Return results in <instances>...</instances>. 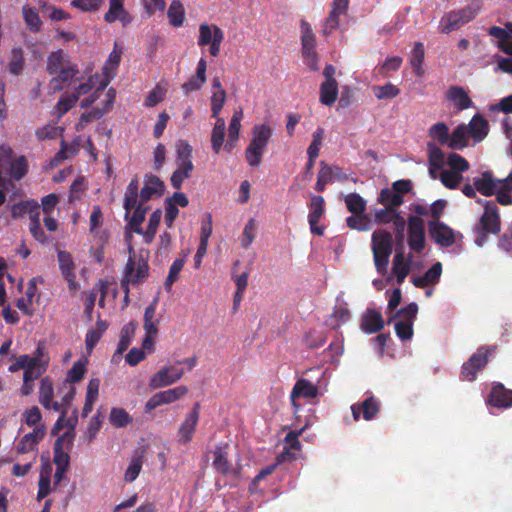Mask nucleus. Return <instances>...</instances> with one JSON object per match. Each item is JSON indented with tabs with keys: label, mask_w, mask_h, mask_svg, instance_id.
<instances>
[{
	"label": "nucleus",
	"mask_w": 512,
	"mask_h": 512,
	"mask_svg": "<svg viewBox=\"0 0 512 512\" xmlns=\"http://www.w3.org/2000/svg\"><path fill=\"white\" fill-rule=\"evenodd\" d=\"M347 209L352 214H362L366 210V202L357 193H350L345 197Z\"/></svg>",
	"instance_id": "obj_54"
},
{
	"label": "nucleus",
	"mask_w": 512,
	"mask_h": 512,
	"mask_svg": "<svg viewBox=\"0 0 512 512\" xmlns=\"http://www.w3.org/2000/svg\"><path fill=\"white\" fill-rule=\"evenodd\" d=\"M29 231L34 239L41 244H47L50 241V237H48L41 228L40 215H35V217L31 219L29 223Z\"/></svg>",
	"instance_id": "obj_60"
},
{
	"label": "nucleus",
	"mask_w": 512,
	"mask_h": 512,
	"mask_svg": "<svg viewBox=\"0 0 512 512\" xmlns=\"http://www.w3.org/2000/svg\"><path fill=\"white\" fill-rule=\"evenodd\" d=\"M11 215L13 218H21L28 215L31 220L35 215H40V206L33 200L21 201L11 206Z\"/></svg>",
	"instance_id": "obj_28"
},
{
	"label": "nucleus",
	"mask_w": 512,
	"mask_h": 512,
	"mask_svg": "<svg viewBox=\"0 0 512 512\" xmlns=\"http://www.w3.org/2000/svg\"><path fill=\"white\" fill-rule=\"evenodd\" d=\"M138 177H133L124 194L123 207L125 209V220L128 221L129 228L136 234H142V223L145 220L148 207L144 206L138 200Z\"/></svg>",
	"instance_id": "obj_2"
},
{
	"label": "nucleus",
	"mask_w": 512,
	"mask_h": 512,
	"mask_svg": "<svg viewBox=\"0 0 512 512\" xmlns=\"http://www.w3.org/2000/svg\"><path fill=\"white\" fill-rule=\"evenodd\" d=\"M109 421L114 427L123 428L131 424L133 418L125 409L113 407L110 411Z\"/></svg>",
	"instance_id": "obj_46"
},
{
	"label": "nucleus",
	"mask_w": 512,
	"mask_h": 512,
	"mask_svg": "<svg viewBox=\"0 0 512 512\" xmlns=\"http://www.w3.org/2000/svg\"><path fill=\"white\" fill-rule=\"evenodd\" d=\"M78 74L79 70L77 66L71 63L54 73L56 76L50 80V86L54 91H60L65 86L69 85Z\"/></svg>",
	"instance_id": "obj_24"
},
{
	"label": "nucleus",
	"mask_w": 512,
	"mask_h": 512,
	"mask_svg": "<svg viewBox=\"0 0 512 512\" xmlns=\"http://www.w3.org/2000/svg\"><path fill=\"white\" fill-rule=\"evenodd\" d=\"M272 137V129L267 124H256L251 130V140L245 149V159L249 166L258 167Z\"/></svg>",
	"instance_id": "obj_3"
},
{
	"label": "nucleus",
	"mask_w": 512,
	"mask_h": 512,
	"mask_svg": "<svg viewBox=\"0 0 512 512\" xmlns=\"http://www.w3.org/2000/svg\"><path fill=\"white\" fill-rule=\"evenodd\" d=\"M167 16L169 23L174 27L183 25L185 18V10L183 4L179 0H173L168 8Z\"/></svg>",
	"instance_id": "obj_42"
},
{
	"label": "nucleus",
	"mask_w": 512,
	"mask_h": 512,
	"mask_svg": "<svg viewBox=\"0 0 512 512\" xmlns=\"http://www.w3.org/2000/svg\"><path fill=\"white\" fill-rule=\"evenodd\" d=\"M319 395L318 386L310 382L305 378L298 379L294 384L291 394L290 401L294 409V413H297L300 409L298 399H314Z\"/></svg>",
	"instance_id": "obj_11"
},
{
	"label": "nucleus",
	"mask_w": 512,
	"mask_h": 512,
	"mask_svg": "<svg viewBox=\"0 0 512 512\" xmlns=\"http://www.w3.org/2000/svg\"><path fill=\"white\" fill-rule=\"evenodd\" d=\"M477 15V9L473 6H466L458 11L446 13L441 19V32L450 33L462 25L473 20Z\"/></svg>",
	"instance_id": "obj_8"
},
{
	"label": "nucleus",
	"mask_w": 512,
	"mask_h": 512,
	"mask_svg": "<svg viewBox=\"0 0 512 512\" xmlns=\"http://www.w3.org/2000/svg\"><path fill=\"white\" fill-rule=\"evenodd\" d=\"M503 182L504 179L495 178L489 170L482 172L480 177L474 178V186L477 192L485 197L493 196Z\"/></svg>",
	"instance_id": "obj_18"
},
{
	"label": "nucleus",
	"mask_w": 512,
	"mask_h": 512,
	"mask_svg": "<svg viewBox=\"0 0 512 512\" xmlns=\"http://www.w3.org/2000/svg\"><path fill=\"white\" fill-rule=\"evenodd\" d=\"M496 347L481 346L470 358L463 363L461 375L467 381H474L477 373L483 369L487 363L489 356L495 352Z\"/></svg>",
	"instance_id": "obj_5"
},
{
	"label": "nucleus",
	"mask_w": 512,
	"mask_h": 512,
	"mask_svg": "<svg viewBox=\"0 0 512 512\" xmlns=\"http://www.w3.org/2000/svg\"><path fill=\"white\" fill-rule=\"evenodd\" d=\"M162 217V211L160 209H156L149 217V223L147 229L143 231L141 235H143L144 240L147 244L151 243L155 237L157 232V228L160 224Z\"/></svg>",
	"instance_id": "obj_50"
},
{
	"label": "nucleus",
	"mask_w": 512,
	"mask_h": 512,
	"mask_svg": "<svg viewBox=\"0 0 512 512\" xmlns=\"http://www.w3.org/2000/svg\"><path fill=\"white\" fill-rule=\"evenodd\" d=\"M192 146L185 140H179L176 143V164L185 166L186 164L194 166L192 163Z\"/></svg>",
	"instance_id": "obj_38"
},
{
	"label": "nucleus",
	"mask_w": 512,
	"mask_h": 512,
	"mask_svg": "<svg viewBox=\"0 0 512 512\" xmlns=\"http://www.w3.org/2000/svg\"><path fill=\"white\" fill-rule=\"evenodd\" d=\"M28 161L23 155L16 157L11 161L9 167V175L12 179L19 181L28 173Z\"/></svg>",
	"instance_id": "obj_41"
},
{
	"label": "nucleus",
	"mask_w": 512,
	"mask_h": 512,
	"mask_svg": "<svg viewBox=\"0 0 512 512\" xmlns=\"http://www.w3.org/2000/svg\"><path fill=\"white\" fill-rule=\"evenodd\" d=\"M78 101V95H62L55 106V114L58 117L66 114Z\"/></svg>",
	"instance_id": "obj_59"
},
{
	"label": "nucleus",
	"mask_w": 512,
	"mask_h": 512,
	"mask_svg": "<svg viewBox=\"0 0 512 512\" xmlns=\"http://www.w3.org/2000/svg\"><path fill=\"white\" fill-rule=\"evenodd\" d=\"M446 98L455 105L457 110H466L473 106V102L463 87L451 86L447 93Z\"/></svg>",
	"instance_id": "obj_26"
},
{
	"label": "nucleus",
	"mask_w": 512,
	"mask_h": 512,
	"mask_svg": "<svg viewBox=\"0 0 512 512\" xmlns=\"http://www.w3.org/2000/svg\"><path fill=\"white\" fill-rule=\"evenodd\" d=\"M71 64L68 54L63 50L58 49L53 51L47 59V71L50 75H54L55 72L60 71Z\"/></svg>",
	"instance_id": "obj_34"
},
{
	"label": "nucleus",
	"mask_w": 512,
	"mask_h": 512,
	"mask_svg": "<svg viewBox=\"0 0 512 512\" xmlns=\"http://www.w3.org/2000/svg\"><path fill=\"white\" fill-rule=\"evenodd\" d=\"M74 432L67 431L58 437L54 443V458L53 461L56 467L68 468L70 463V456L63 449L64 442L69 445L72 444Z\"/></svg>",
	"instance_id": "obj_21"
},
{
	"label": "nucleus",
	"mask_w": 512,
	"mask_h": 512,
	"mask_svg": "<svg viewBox=\"0 0 512 512\" xmlns=\"http://www.w3.org/2000/svg\"><path fill=\"white\" fill-rule=\"evenodd\" d=\"M183 375V369H178L174 366H164L150 378L149 386L152 389L170 386L180 380Z\"/></svg>",
	"instance_id": "obj_14"
},
{
	"label": "nucleus",
	"mask_w": 512,
	"mask_h": 512,
	"mask_svg": "<svg viewBox=\"0 0 512 512\" xmlns=\"http://www.w3.org/2000/svg\"><path fill=\"white\" fill-rule=\"evenodd\" d=\"M350 0H333L331 3V10L328 17L323 24L322 34L324 36L330 35L334 30L339 27L340 15L347 13Z\"/></svg>",
	"instance_id": "obj_15"
},
{
	"label": "nucleus",
	"mask_w": 512,
	"mask_h": 512,
	"mask_svg": "<svg viewBox=\"0 0 512 512\" xmlns=\"http://www.w3.org/2000/svg\"><path fill=\"white\" fill-rule=\"evenodd\" d=\"M350 319V311L345 306H338L334 308L330 316V326L333 329L340 327L342 323H346Z\"/></svg>",
	"instance_id": "obj_61"
},
{
	"label": "nucleus",
	"mask_w": 512,
	"mask_h": 512,
	"mask_svg": "<svg viewBox=\"0 0 512 512\" xmlns=\"http://www.w3.org/2000/svg\"><path fill=\"white\" fill-rule=\"evenodd\" d=\"M410 261L411 255L409 256L408 261H405L402 252H398L394 256L392 272L396 276V281L399 285L404 282L410 272Z\"/></svg>",
	"instance_id": "obj_35"
},
{
	"label": "nucleus",
	"mask_w": 512,
	"mask_h": 512,
	"mask_svg": "<svg viewBox=\"0 0 512 512\" xmlns=\"http://www.w3.org/2000/svg\"><path fill=\"white\" fill-rule=\"evenodd\" d=\"M427 148L429 165L434 166L435 168H443L445 164V155L443 151L431 142L427 144Z\"/></svg>",
	"instance_id": "obj_56"
},
{
	"label": "nucleus",
	"mask_w": 512,
	"mask_h": 512,
	"mask_svg": "<svg viewBox=\"0 0 512 512\" xmlns=\"http://www.w3.org/2000/svg\"><path fill=\"white\" fill-rule=\"evenodd\" d=\"M468 132L464 124L458 125L449 135L448 147L454 150H461L468 146Z\"/></svg>",
	"instance_id": "obj_36"
},
{
	"label": "nucleus",
	"mask_w": 512,
	"mask_h": 512,
	"mask_svg": "<svg viewBox=\"0 0 512 512\" xmlns=\"http://www.w3.org/2000/svg\"><path fill=\"white\" fill-rule=\"evenodd\" d=\"M310 212L308 214V222L312 234L322 236L325 226H319L318 223L325 214V200L322 196L313 195L309 203Z\"/></svg>",
	"instance_id": "obj_13"
},
{
	"label": "nucleus",
	"mask_w": 512,
	"mask_h": 512,
	"mask_svg": "<svg viewBox=\"0 0 512 512\" xmlns=\"http://www.w3.org/2000/svg\"><path fill=\"white\" fill-rule=\"evenodd\" d=\"M300 27L302 55L316 52V38L311 25L306 20H302Z\"/></svg>",
	"instance_id": "obj_32"
},
{
	"label": "nucleus",
	"mask_w": 512,
	"mask_h": 512,
	"mask_svg": "<svg viewBox=\"0 0 512 512\" xmlns=\"http://www.w3.org/2000/svg\"><path fill=\"white\" fill-rule=\"evenodd\" d=\"M359 405L362 409V417L366 421H371L380 412V402L374 396L367 397Z\"/></svg>",
	"instance_id": "obj_44"
},
{
	"label": "nucleus",
	"mask_w": 512,
	"mask_h": 512,
	"mask_svg": "<svg viewBox=\"0 0 512 512\" xmlns=\"http://www.w3.org/2000/svg\"><path fill=\"white\" fill-rule=\"evenodd\" d=\"M478 203L484 204V213L480 218L479 226L476 228L477 238L475 242L478 246H482L488 234H498L500 232L501 221L495 202L479 199Z\"/></svg>",
	"instance_id": "obj_4"
},
{
	"label": "nucleus",
	"mask_w": 512,
	"mask_h": 512,
	"mask_svg": "<svg viewBox=\"0 0 512 512\" xmlns=\"http://www.w3.org/2000/svg\"><path fill=\"white\" fill-rule=\"evenodd\" d=\"M428 232L431 239L442 247H450L455 243V232L446 223L429 221Z\"/></svg>",
	"instance_id": "obj_12"
},
{
	"label": "nucleus",
	"mask_w": 512,
	"mask_h": 512,
	"mask_svg": "<svg viewBox=\"0 0 512 512\" xmlns=\"http://www.w3.org/2000/svg\"><path fill=\"white\" fill-rule=\"evenodd\" d=\"M424 54L425 52L423 44L420 42H416L412 50L410 64L418 77H421L424 74V70L422 68Z\"/></svg>",
	"instance_id": "obj_47"
},
{
	"label": "nucleus",
	"mask_w": 512,
	"mask_h": 512,
	"mask_svg": "<svg viewBox=\"0 0 512 512\" xmlns=\"http://www.w3.org/2000/svg\"><path fill=\"white\" fill-rule=\"evenodd\" d=\"M333 172L334 168L324 161L320 162V170L317 175V182L315 185V190L318 192H323L326 189V185L333 182Z\"/></svg>",
	"instance_id": "obj_43"
},
{
	"label": "nucleus",
	"mask_w": 512,
	"mask_h": 512,
	"mask_svg": "<svg viewBox=\"0 0 512 512\" xmlns=\"http://www.w3.org/2000/svg\"><path fill=\"white\" fill-rule=\"evenodd\" d=\"M440 180L442 184L448 189H456L458 188L462 175L450 170H445L440 174Z\"/></svg>",
	"instance_id": "obj_64"
},
{
	"label": "nucleus",
	"mask_w": 512,
	"mask_h": 512,
	"mask_svg": "<svg viewBox=\"0 0 512 512\" xmlns=\"http://www.w3.org/2000/svg\"><path fill=\"white\" fill-rule=\"evenodd\" d=\"M324 130L321 127H318L316 131L313 133V139L307 149L308 158L317 159L319 156L320 146L322 145Z\"/></svg>",
	"instance_id": "obj_62"
},
{
	"label": "nucleus",
	"mask_w": 512,
	"mask_h": 512,
	"mask_svg": "<svg viewBox=\"0 0 512 512\" xmlns=\"http://www.w3.org/2000/svg\"><path fill=\"white\" fill-rule=\"evenodd\" d=\"M43 436L44 431L40 428H35L32 432L21 438L17 445V451L21 454L33 451Z\"/></svg>",
	"instance_id": "obj_31"
},
{
	"label": "nucleus",
	"mask_w": 512,
	"mask_h": 512,
	"mask_svg": "<svg viewBox=\"0 0 512 512\" xmlns=\"http://www.w3.org/2000/svg\"><path fill=\"white\" fill-rule=\"evenodd\" d=\"M512 172L504 178L503 184L498 188L496 195V200L501 205H511L512 204Z\"/></svg>",
	"instance_id": "obj_45"
},
{
	"label": "nucleus",
	"mask_w": 512,
	"mask_h": 512,
	"mask_svg": "<svg viewBox=\"0 0 512 512\" xmlns=\"http://www.w3.org/2000/svg\"><path fill=\"white\" fill-rule=\"evenodd\" d=\"M194 166L186 164L185 166H177V169L172 173L170 182L173 188L179 190L182 187L184 180L191 176Z\"/></svg>",
	"instance_id": "obj_51"
},
{
	"label": "nucleus",
	"mask_w": 512,
	"mask_h": 512,
	"mask_svg": "<svg viewBox=\"0 0 512 512\" xmlns=\"http://www.w3.org/2000/svg\"><path fill=\"white\" fill-rule=\"evenodd\" d=\"M86 372L85 363L81 360L76 361L73 366L67 372L66 381L70 383V385L79 382Z\"/></svg>",
	"instance_id": "obj_63"
},
{
	"label": "nucleus",
	"mask_w": 512,
	"mask_h": 512,
	"mask_svg": "<svg viewBox=\"0 0 512 512\" xmlns=\"http://www.w3.org/2000/svg\"><path fill=\"white\" fill-rule=\"evenodd\" d=\"M384 327V320L380 312L368 309L362 317L361 328L364 332L372 334L381 331Z\"/></svg>",
	"instance_id": "obj_27"
},
{
	"label": "nucleus",
	"mask_w": 512,
	"mask_h": 512,
	"mask_svg": "<svg viewBox=\"0 0 512 512\" xmlns=\"http://www.w3.org/2000/svg\"><path fill=\"white\" fill-rule=\"evenodd\" d=\"M54 397V388L51 379L46 376L41 379L39 387V402L42 406H47Z\"/></svg>",
	"instance_id": "obj_55"
},
{
	"label": "nucleus",
	"mask_w": 512,
	"mask_h": 512,
	"mask_svg": "<svg viewBox=\"0 0 512 512\" xmlns=\"http://www.w3.org/2000/svg\"><path fill=\"white\" fill-rule=\"evenodd\" d=\"M407 228L409 248L415 253H421L425 249L424 221L418 216H409Z\"/></svg>",
	"instance_id": "obj_9"
},
{
	"label": "nucleus",
	"mask_w": 512,
	"mask_h": 512,
	"mask_svg": "<svg viewBox=\"0 0 512 512\" xmlns=\"http://www.w3.org/2000/svg\"><path fill=\"white\" fill-rule=\"evenodd\" d=\"M186 262V254L182 258H177L173 261V263L170 266L168 276L165 280V289L167 291L171 290L172 285L174 282H176L179 278V274L181 270L183 269Z\"/></svg>",
	"instance_id": "obj_49"
},
{
	"label": "nucleus",
	"mask_w": 512,
	"mask_h": 512,
	"mask_svg": "<svg viewBox=\"0 0 512 512\" xmlns=\"http://www.w3.org/2000/svg\"><path fill=\"white\" fill-rule=\"evenodd\" d=\"M372 92L378 100L394 99L400 94V89L392 83L374 85Z\"/></svg>",
	"instance_id": "obj_48"
},
{
	"label": "nucleus",
	"mask_w": 512,
	"mask_h": 512,
	"mask_svg": "<svg viewBox=\"0 0 512 512\" xmlns=\"http://www.w3.org/2000/svg\"><path fill=\"white\" fill-rule=\"evenodd\" d=\"M223 40L224 32L217 25L200 24L197 43L200 47L209 46V52L213 57L219 55Z\"/></svg>",
	"instance_id": "obj_6"
},
{
	"label": "nucleus",
	"mask_w": 512,
	"mask_h": 512,
	"mask_svg": "<svg viewBox=\"0 0 512 512\" xmlns=\"http://www.w3.org/2000/svg\"><path fill=\"white\" fill-rule=\"evenodd\" d=\"M135 329H136V326L132 322L123 326V328L121 329V332H120V339H119L118 346H117L118 354H122L128 349V347L131 343L132 337L134 335Z\"/></svg>",
	"instance_id": "obj_52"
},
{
	"label": "nucleus",
	"mask_w": 512,
	"mask_h": 512,
	"mask_svg": "<svg viewBox=\"0 0 512 512\" xmlns=\"http://www.w3.org/2000/svg\"><path fill=\"white\" fill-rule=\"evenodd\" d=\"M158 305V298H154L152 302L146 307L144 312L143 328L146 334H157L159 320L156 319V309Z\"/></svg>",
	"instance_id": "obj_33"
},
{
	"label": "nucleus",
	"mask_w": 512,
	"mask_h": 512,
	"mask_svg": "<svg viewBox=\"0 0 512 512\" xmlns=\"http://www.w3.org/2000/svg\"><path fill=\"white\" fill-rule=\"evenodd\" d=\"M305 428H301L300 430H292L287 433V435L284 438L285 442V448L282 453H280L277 457L278 461H285L286 457L289 456L290 458H294L295 455L293 453H290V449L299 451L301 449V443L299 441V436L303 433Z\"/></svg>",
	"instance_id": "obj_30"
},
{
	"label": "nucleus",
	"mask_w": 512,
	"mask_h": 512,
	"mask_svg": "<svg viewBox=\"0 0 512 512\" xmlns=\"http://www.w3.org/2000/svg\"><path fill=\"white\" fill-rule=\"evenodd\" d=\"M377 200L380 204L391 209H397L404 202L402 195L389 188L382 189Z\"/></svg>",
	"instance_id": "obj_37"
},
{
	"label": "nucleus",
	"mask_w": 512,
	"mask_h": 512,
	"mask_svg": "<svg viewBox=\"0 0 512 512\" xmlns=\"http://www.w3.org/2000/svg\"><path fill=\"white\" fill-rule=\"evenodd\" d=\"M447 164L450 167V171L461 173L469 169V162L461 155L457 153H450L447 157Z\"/></svg>",
	"instance_id": "obj_58"
},
{
	"label": "nucleus",
	"mask_w": 512,
	"mask_h": 512,
	"mask_svg": "<svg viewBox=\"0 0 512 512\" xmlns=\"http://www.w3.org/2000/svg\"><path fill=\"white\" fill-rule=\"evenodd\" d=\"M121 15H127L123 6V0H110L109 10L104 15V20L107 23H113L118 20Z\"/></svg>",
	"instance_id": "obj_57"
},
{
	"label": "nucleus",
	"mask_w": 512,
	"mask_h": 512,
	"mask_svg": "<svg viewBox=\"0 0 512 512\" xmlns=\"http://www.w3.org/2000/svg\"><path fill=\"white\" fill-rule=\"evenodd\" d=\"M211 453L213 455L212 467L217 473L234 477L240 475L241 467L234 466L229 459V445L227 443H220Z\"/></svg>",
	"instance_id": "obj_7"
},
{
	"label": "nucleus",
	"mask_w": 512,
	"mask_h": 512,
	"mask_svg": "<svg viewBox=\"0 0 512 512\" xmlns=\"http://www.w3.org/2000/svg\"><path fill=\"white\" fill-rule=\"evenodd\" d=\"M487 402L497 408L512 407V390L507 389L502 383H496L492 386Z\"/></svg>",
	"instance_id": "obj_19"
},
{
	"label": "nucleus",
	"mask_w": 512,
	"mask_h": 512,
	"mask_svg": "<svg viewBox=\"0 0 512 512\" xmlns=\"http://www.w3.org/2000/svg\"><path fill=\"white\" fill-rule=\"evenodd\" d=\"M200 404L197 402L194 404L192 411L187 415L184 422L178 429V442L181 444L189 443L196 430V426L199 420Z\"/></svg>",
	"instance_id": "obj_17"
},
{
	"label": "nucleus",
	"mask_w": 512,
	"mask_h": 512,
	"mask_svg": "<svg viewBox=\"0 0 512 512\" xmlns=\"http://www.w3.org/2000/svg\"><path fill=\"white\" fill-rule=\"evenodd\" d=\"M23 19L29 30L33 33H37L41 30L42 21L39 13L35 8L27 5L22 8Z\"/></svg>",
	"instance_id": "obj_40"
},
{
	"label": "nucleus",
	"mask_w": 512,
	"mask_h": 512,
	"mask_svg": "<svg viewBox=\"0 0 512 512\" xmlns=\"http://www.w3.org/2000/svg\"><path fill=\"white\" fill-rule=\"evenodd\" d=\"M243 118V111L241 109L236 110L230 120L228 127V140L224 146V148L231 152L235 146V143L239 139L240 129H241V120Z\"/></svg>",
	"instance_id": "obj_29"
},
{
	"label": "nucleus",
	"mask_w": 512,
	"mask_h": 512,
	"mask_svg": "<svg viewBox=\"0 0 512 512\" xmlns=\"http://www.w3.org/2000/svg\"><path fill=\"white\" fill-rule=\"evenodd\" d=\"M338 83L323 82L320 86V102L327 106H332L337 100Z\"/></svg>",
	"instance_id": "obj_39"
},
{
	"label": "nucleus",
	"mask_w": 512,
	"mask_h": 512,
	"mask_svg": "<svg viewBox=\"0 0 512 512\" xmlns=\"http://www.w3.org/2000/svg\"><path fill=\"white\" fill-rule=\"evenodd\" d=\"M129 257L125 266L124 276L121 280V288L125 293L124 301L129 300V286H138L144 283L149 277V264H148V251H141L139 257L136 259L134 248L129 245Z\"/></svg>",
	"instance_id": "obj_1"
},
{
	"label": "nucleus",
	"mask_w": 512,
	"mask_h": 512,
	"mask_svg": "<svg viewBox=\"0 0 512 512\" xmlns=\"http://www.w3.org/2000/svg\"><path fill=\"white\" fill-rule=\"evenodd\" d=\"M165 185L163 181L156 175H146L144 178V186L138 191V200L146 203L152 198H159L163 195Z\"/></svg>",
	"instance_id": "obj_16"
},
{
	"label": "nucleus",
	"mask_w": 512,
	"mask_h": 512,
	"mask_svg": "<svg viewBox=\"0 0 512 512\" xmlns=\"http://www.w3.org/2000/svg\"><path fill=\"white\" fill-rule=\"evenodd\" d=\"M188 393L186 386H177L172 389L160 391L151 396L145 404L144 412L149 413L160 405L173 403Z\"/></svg>",
	"instance_id": "obj_10"
},
{
	"label": "nucleus",
	"mask_w": 512,
	"mask_h": 512,
	"mask_svg": "<svg viewBox=\"0 0 512 512\" xmlns=\"http://www.w3.org/2000/svg\"><path fill=\"white\" fill-rule=\"evenodd\" d=\"M371 242L373 254H392L393 238L390 232L386 230L374 231Z\"/></svg>",
	"instance_id": "obj_22"
},
{
	"label": "nucleus",
	"mask_w": 512,
	"mask_h": 512,
	"mask_svg": "<svg viewBox=\"0 0 512 512\" xmlns=\"http://www.w3.org/2000/svg\"><path fill=\"white\" fill-rule=\"evenodd\" d=\"M467 132L475 143L483 141L489 133L488 121L479 113L475 114L466 126Z\"/></svg>",
	"instance_id": "obj_23"
},
{
	"label": "nucleus",
	"mask_w": 512,
	"mask_h": 512,
	"mask_svg": "<svg viewBox=\"0 0 512 512\" xmlns=\"http://www.w3.org/2000/svg\"><path fill=\"white\" fill-rule=\"evenodd\" d=\"M57 257L63 278L68 282L70 289H76L75 263L72 255L67 251H59Z\"/></svg>",
	"instance_id": "obj_20"
},
{
	"label": "nucleus",
	"mask_w": 512,
	"mask_h": 512,
	"mask_svg": "<svg viewBox=\"0 0 512 512\" xmlns=\"http://www.w3.org/2000/svg\"><path fill=\"white\" fill-rule=\"evenodd\" d=\"M429 136L441 145L447 144L449 141V128L444 122H438L429 128Z\"/></svg>",
	"instance_id": "obj_53"
},
{
	"label": "nucleus",
	"mask_w": 512,
	"mask_h": 512,
	"mask_svg": "<svg viewBox=\"0 0 512 512\" xmlns=\"http://www.w3.org/2000/svg\"><path fill=\"white\" fill-rule=\"evenodd\" d=\"M206 70L207 62L204 58H201L197 64L196 74L182 85V90L186 95L202 88L206 83Z\"/></svg>",
	"instance_id": "obj_25"
}]
</instances>
